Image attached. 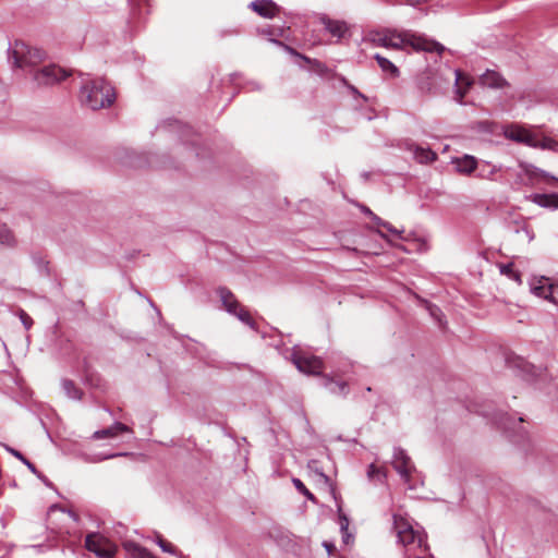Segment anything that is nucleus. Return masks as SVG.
<instances>
[{"label": "nucleus", "instance_id": "f257e3e1", "mask_svg": "<svg viewBox=\"0 0 558 558\" xmlns=\"http://www.w3.org/2000/svg\"><path fill=\"white\" fill-rule=\"evenodd\" d=\"M367 40L374 46L395 50L402 49L405 45L411 46L415 51L435 52L437 54H441L446 50L440 43L409 32L397 33L390 29L371 32Z\"/></svg>", "mask_w": 558, "mask_h": 558}, {"label": "nucleus", "instance_id": "f03ea898", "mask_svg": "<svg viewBox=\"0 0 558 558\" xmlns=\"http://www.w3.org/2000/svg\"><path fill=\"white\" fill-rule=\"evenodd\" d=\"M393 524L399 542L405 548V558H433L424 532L414 530L411 522L402 515L396 514Z\"/></svg>", "mask_w": 558, "mask_h": 558}, {"label": "nucleus", "instance_id": "7ed1b4c3", "mask_svg": "<svg viewBox=\"0 0 558 558\" xmlns=\"http://www.w3.org/2000/svg\"><path fill=\"white\" fill-rule=\"evenodd\" d=\"M114 97L113 87L104 78L86 83L81 93L82 102L93 110L110 106Z\"/></svg>", "mask_w": 558, "mask_h": 558}, {"label": "nucleus", "instance_id": "20e7f679", "mask_svg": "<svg viewBox=\"0 0 558 558\" xmlns=\"http://www.w3.org/2000/svg\"><path fill=\"white\" fill-rule=\"evenodd\" d=\"M14 65L16 68L34 66L44 60L45 53L38 49L26 45L23 41H16L12 49Z\"/></svg>", "mask_w": 558, "mask_h": 558}, {"label": "nucleus", "instance_id": "39448f33", "mask_svg": "<svg viewBox=\"0 0 558 558\" xmlns=\"http://www.w3.org/2000/svg\"><path fill=\"white\" fill-rule=\"evenodd\" d=\"M87 550L102 558H113L118 551L117 546L100 533H89L85 538Z\"/></svg>", "mask_w": 558, "mask_h": 558}, {"label": "nucleus", "instance_id": "423d86ee", "mask_svg": "<svg viewBox=\"0 0 558 558\" xmlns=\"http://www.w3.org/2000/svg\"><path fill=\"white\" fill-rule=\"evenodd\" d=\"M70 75L71 73L56 64H50L36 70L33 77L38 86L47 87L60 83Z\"/></svg>", "mask_w": 558, "mask_h": 558}, {"label": "nucleus", "instance_id": "0eeeda50", "mask_svg": "<svg viewBox=\"0 0 558 558\" xmlns=\"http://www.w3.org/2000/svg\"><path fill=\"white\" fill-rule=\"evenodd\" d=\"M293 363L300 372L308 375H319L324 366L319 357L306 354H295Z\"/></svg>", "mask_w": 558, "mask_h": 558}, {"label": "nucleus", "instance_id": "6e6552de", "mask_svg": "<svg viewBox=\"0 0 558 558\" xmlns=\"http://www.w3.org/2000/svg\"><path fill=\"white\" fill-rule=\"evenodd\" d=\"M557 287L550 281L549 278L541 277L535 283H533L532 291L535 295L548 300L553 303H557L554 294Z\"/></svg>", "mask_w": 558, "mask_h": 558}, {"label": "nucleus", "instance_id": "1a4fd4ad", "mask_svg": "<svg viewBox=\"0 0 558 558\" xmlns=\"http://www.w3.org/2000/svg\"><path fill=\"white\" fill-rule=\"evenodd\" d=\"M250 8L266 19H272L279 13V7L271 0H254Z\"/></svg>", "mask_w": 558, "mask_h": 558}, {"label": "nucleus", "instance_id": "9d476101", "mask_svg": "<svg viewBox=\"0 0 558 558\" xmlns=\"http://www.w3.org/2000/svg\"><path fill=\"white\" fill-rule=\"evenodd\" d=\"M396 471L405 480L409 481L414 470V465L411 459L402 451H398L395 454V460L392 462Z\"/></svg>", "mask_w": 558, "mask_h": 558}, {"label": "nucleus", "instance_id": "9b49d317", "mask_svg": "<svg viewBox=\"0 0 558 558\" xmlns=\"http://www.w3.org/2000/svg\"><path fill=\"white\" fill-rule=\"evenodd\" d=\"M505 134L509 140H512L514 142L525 144L527 146L534 144V134L522 126L512 125L506 130Z\"/></svg>", "mask_w": 558, "mask_h": 558}, {"label": "nucleus", "instance_id": "f8f14e48", "mask_svg": "<svg viewBox=\"0 0 558 558\" xmlns=\"http://www.w3.org/2000/svg\"><path fill=\"white\" fill-rule=\"evenodd\" d=\"M472 85L473 80L469 75H466L462 71H456V100L459 104H463V98L465 97L466 93L469 92Z\"/></svg>", "mask_w": 558, "mask_h": 558}, {"label": "nucleus", "instance_id": "ddd939ff", "mask_svg": "<svg viewBox=\"0 0 558 558\" xmlns=\"http://www.w3.org/2000/svg\"><path fill=\"white\" fill-rule=\"evenodd\" d=\"M216 292L222 303L223 308L230 314L234 312L241 304L232 291L226 287H219Z\"/></svg>", "mask_w": 558, "mask_h": 558}, {"label": "nucleus", "instance_id": "4468645a", "mask_svg": "<svg viewBox=\"0 0 558 558\" xmlns=\"http://www.w3.org/2000/svg\"><path fill=\"white\" fill-rule=\"evenodd\" d=\"M132 429L123 424V423H114L112 426L108 428H104L94 433V438L104 439V438H112L118 436L121 433H131Z\"/></svg>", "mask_w": 558, "mask_h": 558}, {"label": "nucleus", "instance_id": "2eb2a0df", "mask_svg": "<svg viewBox=\"0 0 558 558\" xmlns=\"http://www.w3.org/2000/svg\"><path fill=\"white\" fill-rule=\"evenodd\" d=\"M480 81L482 85L490 88H502L508 85L506 80L495 71H487Z\"/></svg>", "mask_w": 558, "mask_h": 558}, {"label": "nucleus", "instance_id": "dca6fc26", "mask_svg": "<svg viewBox=\"0 0 558 558\" xmlns=\"http://www.w3.org/2000/svg\"><path fill=\"white\" fill-rule=\"evenodd\" d=\"M325 28L335 37L342 38L348 32V26L344 22L323 19Z\"/></svg>", "mask_w": 558, "mask_h": 558}, {"label": "nucleus", "instance_id": "f3484780", "mask_svg": "<svg viewBox=\"0 0 558 558\" xmlns=\"http://www.w3.org/2000/svg\"><path fill=\"white\" fill-rule=\"evenodd\" d=\"M532 202L535 204L542 206V207H549V208H558V194L551 193V194H534L531 197Z\"/></svg>", "mask_w": 558, "mask_h": 558}, {"label": "nucleus", "instance_id": "a211bd4d", "mask_svg": "<svg viewBox=\"0 0 558 558\" xmlns=\"http://www.w3.org/2000/svg\"><path fill=\"white\" fill-rule=\"evenodd\" d=\"M454 163L457 165V171L464 174H470L477 166L476 159L469 155H465L463 158H457Z\"/></svg>", "mask_w": 558, "mask_h": 558}, {"label": "nucleus", "instance_id": "6ab92c4d", "mask_svg": "<svg viewBox=\"0 0 558 558\" xmlns=\"http://www.w3.org/2000/svg\"><path fill=\"white\" fill-rule=\"evenodd\" d=\"M414 158L420 163H429L436 160L437 155L430 148L415 146L413 149Z\"/></svg>", "mask_w": 558, "mask_h": 558}, {"label": "nucleus", "instance_id": "aec40b11", "mask_svg": "<svg viewBox=\"0 0 558 558\" xmlns=\"http://www.w3.org/2000/svg\"><path fill=\"white\" fill-rule=\"evenodd\" d=\"M375 59L379 68L383 70V72L389 74L391 77H396L399 75L398 68L390 60L378 53L375 54Z\"/></svg>", "mask_w": 558, "mask_h": 558}, {"label": "nucleus", "instance_id": "412c9836", "mask_svg": "<svg viewBox=\"0 0 558 558\" xmlns=\"http://www.w3.org/2000/svg\"><path fill=\"white\" fill-rule=\"evenodd\" d=\"M231 314L236 316L242 323L250 326L252 329L256 328V322L244 305L240 304L239 307H236V310Z\"/></svg>", "mask_w": 558, "mask_h": 558}, {"label": "nucleus", "instance_id": "4be33fe9", "mask_svg": "<svg viewBox=\"0 0 558 558\" xmlns=\"http://www.w3.org/2000/svg\"><path fill=\"white\" fill-rule=\"evenodd\" d=\"M125 548L134 558H156L146 548L135 543H126Z\"/></svg>", "mask_w": 558, "mask_h": 558}, {"label": "nucleus", "instance_id": "5701e85b", "mask_svg": "<svg viewBox=\"0 0 558 558\" xmlns=\"http://www.w3.org/2000/svg\"><path fill=\"white\" fill-rule=\"evenodd\" d=\"M533 142H534V144H531V147H534V148L555 150L558 146V143L555 140L549 138V137L539 138L535 134L533 137Z\"/></svg>", "mask_w": 558, "mask_h": 558}, {"label": "nucleus", "instance_id": "b1692460", "mask_svg": "<svg viewBox=\"0 0 558 558\" xmlns=\"http://www.w3.org/2000/svg\"><path fill=\"white\" fill-rule=\"evenodd\" d=\"M16 243L15 236L7 226H0V244L12 247Z\"/></svg>", "mask_w": 558, "mask_h": 558}, {"label": "nucleus", "instance_id": "393cba45", "mask_svg": "<svg viewBox=\"0 0 558 558\" xmlns=\"http://www.w3.org/2000/svg\"><path fill=\"white\" fill-rule=\"evenodd\" d=\"M500 268V272L505 276H507L509 279L518 282V283H521V275L520 272L514 269L513 267V264L510 263V264H501L499 266Z\"/></svg>", "mask_w": 558, "mask_h": 558}, {"label": "nucleus", "instance_id": "a878e982", "mask_svg": "<svg viewBox=\"0 0 558 558\" xmlns=\"http://www.w3.org/2000/svg\"><path fill=\"white\" fill-rule=\"evenodd\" d=\"M63 389L69 398L81 399L82 397V391L71 380L63 381Z\"/></svg>", "mask_w": 558, "mask_h": 558}, {"label": "nucleus", "instance_id": "bb28decb", "mask_svg": "<svg viewBox=\"0 0 558 558\" xmlns=\"http://www.w3.org/2000/svg\"><path fill=\"white\" fill-rule=\"evenodd\" d=\"M374 219L378 226L387 229V231H389L390 233L398 235L402 240H408L407 236H403V232H404L403 230L396 229L392 225H390L387 221H383L380 218H378L376 216H374Z\"/></svg>", "mask_w": 558, "mask_h": 558}, {"label": "nucleus", "instance_id": "cd10ccee", "mask_svg": "<svg viewBox=\"0 0 558 558\" xmlns=\"http://www.w3.org/2000/svg\"><path fill=\"white\" fill-rule=\"evenodd\" d=\"M292 483H293L294 487L299 490V493L304 495L308 500H311L313 502L317 501L316 497L306 488V486L303 484V482L301 480L293 478Z\"/></svg>", "mask_w": 558, "mask_h": 558}, {"label": "nucleus", "instance_id": "c85d7f7f", "mask_svg": "<svg viewBox=\"0 0 558 558\" xmlns=\"http://www.w3.org/2000/svg\"><path fill=\"white\" fill-rule=\"evenodd\" d=\"M367 476L371 480L377 478L378 481H383L386 477V473L383 468L377 466L376 464H371L367 471Z\"/></svg>", "mask_w": 558, "mask_h": 558}, {"label": "nucleus", "instance_id": "c756f323", "mask_svg": "<svg viewBox=\"0 0 558 558\" xmlns=\"http://www.w3.org/2000/svg\"><path fill=\"white\" fill-rule=\"evenodd\" d=\"M9 451L14 456L16 457L17 459L21 460V462L25 463L28 469L32 471V472H36V468L35 465L29 461L27 460L20 451L15 450V449H12L10 448Z\"/></svg>", "mask_w": 558, "mask_h": 558}, {"label": "nucleus", "instance_id": "7c9ffc66", "mask_svg": "<svg viewBox=\"0 0 558 558\" xmlns=\"http://www.w3.org/2000/svg\"><path fill=\"white\" fill-rule=\"evenodd\" d=\"M19 316L26 329H29L33 326V319L25 311L20 310Z\"/></svg>", "mask_w": 558, "mask_h": 558}, {"label": "nucleus", "instance_id": "2f4dec72", "mask_svg": "<svg viewBox=\"0 0 558 558\" xmlns=\"http://www.w3.org/2000/svg\"><path fill=\"white\" fill-rule=\"evenodd\" d=\"M158 544L161 547V549L166 553L173 554L175 551V547L167 542L166 539L158 537Z\"/></svg>", "mask_w": 558, "mask_h": 558}, {"label": "nucleus", "instance_id": "473e14b6", "mask_svg": "<svg viewBox=\"0 0 558 558\" xmlns=\"http://www.w3.org/2000/svg\"><path fill=\"white\" fill-rule=\"evenodd\" d=\"M284 48L293 56H296V57H300L302 58L303 60H305L306 62H310V58L305 57V56H302L296 50H294L293 48L289 47V46H284Z\"/></svg>", "mask_w": 558, "mask_h": 558}, {"label": "nucleus", "instance_id": "72a5a7b5", "mask_svg": "<svg viewBox=\"0 0 558 558\" xmlns=\"http://www.w3.org/2000/svg\"><path fill=\"white\" fill-rule=\"evenodd\" d=\"M324 547L326 548L329 555H332L336 551V546L332 543L324 542Z\"/></svg>", "mask_w": 558, "mask_h": 558}, {"label": "nucleus", "instance_id": "f704fd0d", "mask_svg": "<svg viewBox=\"0 0 558 558\" xmlns=\"http://www.w3.org/2000/svg\"><path fill=\"white\" fill-rule=\"evenodd\" d=\"M336 386L339 388L340 392L347 393V384L345 383H337Z\"/></svg>", "mask_w": 558, "mask_h": 558}, {"label": "nucleus", "instance_id": "c9c22d12", "mask_svg": "<svg viewBox=\"0 0 558 558\" xmlns=\"http://www.w3.org/2000/svg\"><path fill=\"white\" fill-rule=\"evenodd\" d=\"M429 0H408V2L412 5L421 4L424 2H428Z\"/></svg>", "mask_w": 558, "mask_h": 558}, {"label": "nucleus", "instance_id": "e433bc0d", "mask_svg": "<svg viewBox=\"0 0 558 558\" xmlns=\"http://www.w3.org/2000/svg\"><path fill=\"white\" fill-rule=\"evenodd\" d=\"M347 526H348V520H347V518H343V520L341 521V529L347 530Z\"/></svg>", "mask_w": 558, "mask_h": 558}, {"label": "nucleus", "instance_id": "4c0bfd02", "mask_svg": "<svg viewBox=\"0 0 558 558\" xmlns=\"http://www.w3.org/2000/svg\"><path fill=\"white\" fill-rule=\"evenodd\" d=\"M525 172H526V174H529L530 177L536 175V171H532V170H530V169H527V168H525Z\"/></svg>", "mask_w": 558, "mask_h": 558}, {"label": "nucleus", "instance_id": "58836bf2", "mask_svg": "<svg viewBox=\"0 0 558 558\" xmlns=\"http://www.w3.org/2000/svg\"><path fill=\"white\" fill-rule=\"evenodd\" d=\"M437 312H439L438 308H435V310L430 308V314L438 318Z\"/></svg>", "mask_w": 558, "mask_h": 558}, {"label": "nucleus", "instance_id": "ea45409f", "mask_svg": "<svg viewBox=\"0 0 558 558\" xmlns=\"http://www.w3.org/2000/svg\"><path fill=\"white\" fill-rule=\"evenodd\" d=\"M378 233H379V235H380L383 239H385V240H387L388 242H390V241L388 240V238H387V235H386L385 233H383L381 231H378Z\"/></svg>", "mask_w": 558, "mask_h": 558}, {"label": "nucleus", "instance_id": "a19ab883", "mask_svg": "<svg viewBox=\"0 0 558 558\" xmlns=\"http://www.w3.org/2000/svg\"><path fill=\"white\" fill-rule=\"evenodd\" d=\"M264 34H267V35H272L274 33L272 32H268V31H263Z\"/></svg>", "mask_w": 558, "mask_h": 558}, {"label": "nucleus", "instance_id": "79ce46f5", "mask_svg": "<svg viewBox=\"0 0 558 558\" xmlns=\"http://www.w3.org/2000/svg\"><path fill=\"white\" fill-rule=\"evenodd\" d=\"M366 213L373 216V213H372V210H369V209H366Z\"/></svg>", "mask_w": 558, "mask_h": 558}]
</instances>
